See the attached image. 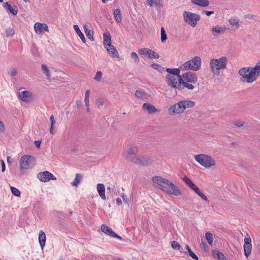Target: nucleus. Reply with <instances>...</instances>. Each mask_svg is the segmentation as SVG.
Returning <instances> with one entry per match:
<instances>
[{
	"label": "nucleus",
	"mask_w": 260,
	"mask_h": 260,
	"mask_svg": "<svg viewBox=\"0 0 260 260\" xmlns=\"http://www.w3.org/2000/svg\"><path fill=\"white\" fill-rule=\"evenodd\" d=\"M142 108L144 110L147 111L149 114H153L159 111V110L155 108L153 105L147 103L143 104Z\"/></svg>",
	"instance_id": "obj_19"
},
{
	"label": "nucleus",
	"mask_w": 260,
	"mask_h": 260,
	"mask_svg": "<svg viewBox=\"0 0 260 260\" xmlns=\"http://www.w3.org/2000/svg\"><path fill=\"white\" fill-rule=\"evenodd\" d=\"M41 69L43 73L46 76L48 79H50V71L47 66L44 64H42Z\"/></svg>",
	"instance_id": "obj_32"
},
{
	"label": "nucleus",
	"mask_w": 260,
	"mask_h": 260,
	"mask_svg": "<svg viewBox=\"0 0 260 260\" xmlns=\"http://www.w3.org/2000/svg\"><path fill=\"white\" fill-rule=\"evenodd\" d=\"M41 143V141H39V140L35 141V142H34V144L37 148L40 147Z\"/></svg>",
	"instance_id": "obj_61"
},
{
	"label": "nucleus",
	"mask_w": 260,
	"mask_h": 260,
	"mask_svg": "<svg viewBox=\"0 0 260 260\" xmlns=\"http://www.w3.org/2000/svg\"><path fill=\"white\" fill-rule=\"evenodd\" d=\"M199 196L201 197L203 200L208 202V198L202 192L199 194Z\"/></svg>",
	"instance_id": "obj_53"
},
{
	"label": "nucleus",
	"mask_w": 260,
	"mask_h": 260,
	"mask_svg": "<svg viewBox=\"0 0 260 260\" xmlns=\"http://www.w3.org/2000/svg\"><path fill=\"white\" fill-rule=\"evenodd\" d=\"M82 102L80 100H78L76 102V106L78 107V108H80L81 107V106L82 105Z\"/></svg>",
	"instance_id": "obj_63"
},
{
	"label": "nucleus",
	"mask_w": 260,
	"mask_h": 260,
	"mask_svg": "<svg viewBox=\"0 0 260 260\" xmlns=\"http://www.w3.org/2000/svg\"><path fill=\"white\" fill-rule=\"evenodd\" d=\"M86 35L87 37L91 41H93L94 40L93 38V31L91 30V31H88L87 33L86 34Z\"/></svg>",
	"instance_id": "obj_44"
},
{
	"label": "nucleus",
	"mask_w": 260,
	"mask_h": 260,
	"mask_svg": "<svg viewBox=\"0 0 260 260\" xmlns=\"http://www.w3.org/2000/svg\"><path fill=\"white\" fill-rule=\"evenodd\" d=\"M227 63L228 58L225 56L218 59H211L209 62L211 72L214 75L219 76L220 74V70L226 69Z\"/></svg>",
	"instance_id": "obj_4"
},
{
	"label": "nucleus",
	"mask_w": 260,
	"mask_h": 260,
	"mask_svg": "<svg viewBox=\"0 0 260 260\" xmlns=\"http://www.w3.org/2000/svg\"><path fill=\"white\" fill-rule=\"evenodd\" d=\"M139 53L141 55H147L150 58H158L159 55L154 51L147 48H144L139 50Z\"/></svg>",
	"instance_id": "obj_14"
},
{
	"label": "nucleus",
	"mask_w": 260,
	"mask_h": 260,
	"mask_svg": "<svg viewBox=\"0 0 260 260\" xmlns=\"http://www.w3.org/2000/svg\"><path fill=\"white\" fill-rule=\"evenodd\" d=\"M198 81V77L197 75L190 71H188L185 73L180 75V84L182 85L181 89L182 90L186 88L189 90H193L194 86L193 84H195Z\"/></svg>",
	"instance_id": "obj_3"
},
{
	"label": "nucleus",
	"mask_w": 260,
	"mask_h": 260,
	"mask_svg": "<svg viewBox=\"0 0 260 260\" xmlns=\"http://www.w3.org/2000/svg\"><path fill=\"white\" fill-rule=\"evenodd\" d=\"M195 103L192 101H180V113L183 112L185 109L194 107Z\"/></svg>",
	"instance_id": "obj_16"
},
{
	"label": "nucleus",
	"mask_w": 260,
	"mask_h": 260,
	"mask_svg": "<svg viewBox=\"0 0 260 260\" xmlns=\"http://www.w3.org/2000/svg\"><path fill=\"white\" fill-rule=\"evenodd\" d=\"M244 18L246 19H250L254 20H257V17L253 14H246L244 15Z\"/></svg>",
	"instance_id": "obj_43"
},
{
	"label": "nucleus",
	"mask_w": 260,
	"mask_h": 260,
	"mask_svg": "<svg viewBox=\"0 0 260 260\" xmlns=\"http://www.w3.org/2000/svg\"><path fill=\"white\" fill-rule=\"evenodd\" d=\"M189 255L194 259L195 260H198L199 257L198 256L192 251H190L188 252Z\"/></svg>",
	"instance_id": "obj_49"
},
{
	"label": "nucleus",
	"mask_w": 260,
	"mask_h": 260,
	"mask_svg": "<svg viewBox=\"0 0 260 260\" xmlns=\"http://www.w3.org/2000/svg\"><path fill=\"white\" fill-rule=\"evenodd\" d=\"M42 30L43 29L45 31H48V27L47 25L45 23H42Z\"/></svg>",
	"instance_id": "obj_60"
},
{
	"label": "nucleus",
	"mask_w": 260,
	"mask_h": 260,
	"mask_svg": "<svg viewBox=\"0 0 260 260\" xmlns=\"http://www.w3.org/2000/svg\"><path fill=\"white\" fill-rule=\"evenodd\" d=\"M213 255L214 257L218 260H225V257L220 251L217 250H213Z\"/></svg>",
	"instance_id": "obj_27"
},
{
	"label": "nucleus",
	"mask_w": 260,
	"mask_h": 260,
	"mask_svg": "<svg viewBox=\"0 0 260 260\" xmlns=\"http://www.w3.org/2000/svg\"><path fill=\"white\" fill-rule=\"evenodd\" d=\"M195 160L203 167L208 168L215 165V161L210 155L201 154L196 155Z\"/></svg>",
	"instance_id": "obj_8"
},
{
	"label": "nucleus",
	"mask_w": 260,
	"mask_h": 260,
	"mask_svg": "<svg viewBox=\"0 0 260 260\" xmlns=\"http://www.w3.org/2000/svg\"><path fill=\"white\" fill-rule=\"evenodd\" d=\"M172 247L174 249L179 248V243L177 242L174 241L172 242Z\"/></svg>",
	"instance_id": "obj_52"
},
{
	"label": "nucleus",
	"mask_w": 260,
	"mask_h": 260,
	"mask_svg": "<svg viewBox=\"0 0 260 260\" xmlns=\"http://www.w3.org/2000/svg\"><path fill=\"white\" fill-rule=\"evenodd\" d=\"M37 178L43 182H46L50 180H56V177L52 174L47 171L39 173L37 174Z\"/></svg>",
	"instance_id": "obj_13"
},
{
	"label": "nucleus",
	"mask_w": 260,
	"mask_h": 260,
	"mask_svg": "<svg viewBox=\"0 0 260 260\" xmlns=\"http://www.w3.org/2000/svg\"><path fill=\"white\" fill-rule=\"evenodd\" d=\"M184 21L192 27L197 26L198 22L201 19L199 15L190 12L184 11L183 12Z\"/></svg>",
	"instance_id": "obj_9"
},
{
	"label": "nucleus",
	"mask_w": 260,
	"mask_h": 260,
	"mask_svg": "<svg viewBox=\"0 0 260 260\" xmlns=\"http://www.w3.org/2000/svg\"><path fill=\"white\" fill-rule=\"evenodd\" d=\"M105 48L110 55L113 57H119V53L113 45H110Z\"/></svg>",
	"instance_id": "obj_20"
},
{
	"label": "nucleus",
	"mask_w": 260,
	"mask_h": 260,
	"mask_svg": "<svg viewBox=\"0 0 260 260\" xmlns=\"http://www.w3.org/2000/svg\"><path fill=\"white\" fill-rule=\"evenodd\" d=\"M239 21L236 19H230L229 23L232 25H237L238 24Z\"/></svg>",
	"instance_id": "obj_45"
},
{
	"label": "nucleus",
	"mask_w": 260,
	"mask_h": 260,
	"mask_svg": "<svg viewBox=\"0 0 260 260\" xmlns=\"http://www.w3.org/2000/svg\"><path fill=\"white\" fill-rule=\"evenodd\" d=\"M0 162L2 165V172H4L5 171L6 169V166L4 161L3 159L0 160Z\"/></svg>",
	"instance_id": "obj_55"
},
{
	"label": "nucleus",
	"mask_w": 260,
	"mask_h": 260,
	"mask_svg": "<svg viewBox=\"0 0 260 260\" xmlns=\"http://www.w3.org/2000/svg\"><path fill=\"white\" fill-rule=\"evenodd\" d=\"M121 197H122L124 202L126 203V204H127L128 203V201H127V198H126V196L125 194H124V193H122L121 195Z\"/></svg>",
	"instance_id": "obj_59"
},
{
	"label": "nucleus",
	"mask_w": 260,
	"mask_h": 260,
	"mask_svg": "<svg viewBox=\"0 0 260 260\" xmlns=\"http://www.w3.org/2000/svg\"><path fill=\"white\" fill-rule=\"evenodd\" d=\"M183 180L186 183V184L188 185V186L191 188V187L194 186V184L191 181V180L188 178L187 177L185 176L182 178Z\"/></svg>",
	"instance_id": "obj_36"
},
{
	"label": "nucleus",
	"mask_w": 260,
	"mask_h": 260,
	"mask_svg": "<svg viewBox=\"0 0 260 260\" xmlns=\"http://www.w3.org/2000/svg\"><path fill=\"white\" fill-rule=\"evenodd\" d=\"M104 41L103 44L105 47H107L108 46H110L111 45V37L109 34L104 33Z\"/></svg>",
	"instance_id": "obj_25"
},
{
	"label": "nucleus",
	"mask_w": 260,
	"mask_h": 260,
	"mask_svg": "<svg viewBox=\"0 0 260 260\" xmlns=\"http://www.w3.org/2000/svg\"><path fill=\"white\" fill-rule=\"evenodd\" d=\"M73 27L76 32V34L79 36V37L81 39L82 41L85 43L86 42V39L85 38L83 34V33L81 32L80 29H79L78 26L77 25H74Z\"/></svg>",
	"instance_id": "obj_26"
},
{
	"label": "nucleus",
	"mask_w": 260,
	"mask_h": 260,
	"mask_svg": "<svg viewBox=\"0 0 260 260\" xmlns=\"http://www.w3.org/2000/svg\"><path fill=\"white\" fill-rule=\"evenodd\" d=\"M201 57L196 56L180 66V70L198 71L201 69Z\"/></svg>",
	"instance_id": "obj_7"
},
{
	"label": "nucleus",
	"mask_w": 260,
	"mask_h": 260,
	"mask_svg": "<svg viewBox=\"0 0 260 260\" xmlns=\"http://www.w3.org/2000/svg\"><path fill=\"white\" fill-rule=\"evenodd\" d=\"M244 121L239 119L234 120L233 121V125L237 128L242 127L244 125Z\"/></svg>",
	"instance_id": "obj_33"
},
{
	"label": "nucleus",
	"mask_w": 260,
	"mask_h": 260,
	"mask_svg": "<svg viewBox=\"0 0 260 260\" xmlns=\"http://www.w3.org/2000/svg\"><path fill=\"white\" fill-rule=\"evenodd\" d=\"M89 99H84V102H85V106L87 107H89Z\"/></svg>",
	"instance_id": "obj_64"
},
{
	"label": "nucleus",
	"mask_w": 260,
	"mask_h": 260,
	"mask_svg": "<svg viewBox=\"0 0 260 260\" xmlns=\"http://www.w3.org/2000/svg\"><path fill=\"white\" fill-rule=\"evenodd\" d=\"M5 130V127L4 123L0 121V133H2Z\"/></svg>",
	"instance_id": "obj_57"
},
{
	"label": "nucleus",
	"mask_w": 260,
	"mask_h": 260,
	"mask_svg": "<svg viewBox=\"0 0 260 260\" xmlns=\"http://www.w3.org/2000/svg\"><path fill=\"white\" fill-rule=\"evenodd\" d=\"M251 239L250 236L248 233L246 234V237L244 239V255L246 257H248L251 253L252 251V244Z\"/></svg>",
	"instance_id": "obj_12"
},
{
	"label": "nucleus",
	"mask_w": 260,
	"mask_h": 260,
	"mask_svg": "<svg viewBox=\"0 0 260 260\" xmlns=\"http://www.w3.org/2000/svg\"><path fill=\"white\" fill-rule=\"evenodd\" d=\"M131 56L132 58L134 59L135 62H138L139 61V57L136 52H132L131 53Z\"/></svg>",
	"instance_id": "obj_46"
},
{
	"label": "nucleus",
	"mask_w": 260,
	"mask_h": 260,
	"mask_svg": "<svg viewBox=\"0 0 260 260\" xmlns=\"http://www.w3.org/2000/svg\"><path fill=\"white\" fill-rule=\"evenodd\" d=\"M138 152L139 146L135 143H131L128 145V147L122 152V155L124 159L127 161L134 163L137 156H139Z\"/></svg>",
	"instance_id": "obj_6"
},
{
	"label": "nucleus",
	"mask_w": 260,
	"mask_h": 260,
	"mask_svg": "<svg viewBox=\"0 0 260 260\" xmlns=\"http://www.w3.org/2000/svg\"><path fill=\"white\" fill-rule=\"evenodd\" d=\"M191 2L200 7H206L209 5L208 0H191Z\"/></svg>",
	"instance_id": "obj_23"
},
{
	"label": "nucleus",
	"mask_w": 260,
	"mask_h": 260,
	"mask_svg": "<svg viewBox=\"0 0 260 260\" xmlns=\"http://www.w3.org/2000/svg\"><path fill=\"white\" fill-rule=\"evenodd\" d=\"M191 189L194 191V192L199 196L200 193H201V191L200 190L199 188L194 185V187H191Z\"/></svg>",
	"instance_id": "obj_50"
},
{
	"label": "nucleus",
	"mask_w": 260,
	"mask_h": 260,
	"mask_svg": "<svg viewBox=\"0 0 260 260\" xmlns=\"http://www.w3.org/2000/svg\"><path fill=\"white\" fill-rule=\"evenodd\" d=\"M162 0H146V3L148 6L152 7L158 6L160 5Z\"/></svg>",
	"instance_id": "obj_30"
},
{
	"label": "nucleus",
	"mask_w": 260,
	"mask_h": 260,
	"mask_svg": "<svg viewBox=\"0 0 260 260\" xmlns=\"http://www.w3.org/2000/svg\"><path fill=\"white\" fill-rule=\"evenodd\" d=\"M191 189L194 191V192L199 196L200 193H201V191L200 190L199 188L194 185V187H191Z\"/></svg>",
	"instance_id": "obj_51"
},
{
	"label": "nucleus",
	"mask_w": 260,
	"mask_h": 260,
	"mask_svg": "<svg viewBox=\"0 0 260 260\" xmlns=\"http://www.w3.org/2000/svg\"><path fill=\"white\" fill-rule=\"evenodd\" d=\"M200 246L202 248H203L205 250H206L207 248V244L205 242H202L201 244H200Z\"/></svg>",
	"instance_id": "obj_58"
},
{
	"label": "nucleus",
	"mask_w": 260,
	"mask_h": 260,
	"mask_svg": "<svg viewBox=\"0 0 260 260\" xmlns=\"http://www.w3.org/2000/svg\"><path fill=\"white\" fill-rule=\"evenodd\" d=\"M4 7L8 10L13 15H16L18 13L17 8L15 6H12L9 2L4 3Z\"/></svg>",
	"instance_id": "obj_22"
},
{
	"label": "nucleus",
	"mask_w": 260,
	"mask_h": 260,
	"mask_svg": "<svg viewBox=\"0 0 260 260\" xmlns=\"http://www.w3.org/2000/svg\"><path fill=\"white\" fill-rule=\"evenodd\" d=\"M90 90L88 89L85 91V99H89Z\"/></svg>",
	"instance_id": "obj_62"
},
{
	"label": "nucleus",
	"mask_w": 260,
	"mask_h": 260,
	"mask_svg": "<svg viewBox=\"0 0 260 260\" xmlns=\"http://www.w3.org/2000/svg\"><path fill=\"white\" fill-rule=\"evenodd\" d=\"M102 73L101 71H98L94 77V79L98 82L101 81L102 77Z\"/></svg>",
	"instance_id": "obj_41"
},
{
	"label": "nucleus",
	"mask_w": 260,
	"mask_h": 260,
	"mask_svg": "<svg viewBox=\"0 0 260 260\" xmlns=\"http://www.w3.org/2000/svg\"><path fill=\"white\" fill-rule=\"evenodd\" d=\"M206 239H207L208 243L212 245L213 242V235L211 233H206L205 235Z\"/></svg>",
	"instance_id": "obj_34"
},
{
	"label": "nucleus",
	"mask_w": 260,
	"mask_h": 260,
	"mask_svg": "<svg viewBox=\"0 0 260 260\" xmlns=\"http://www.w3.org/2000/svg\"><path fill=\"white\" fill-rule=\"evenodd\" d=\"M21 169H30L35 165V159L32 156L23 155L19 161Z\"/></svg>",
	"instance_id": "obj_10"
},
{
	"label": "nucleus",
	"mask_w": 260,
	"mask_h": 260,
	"mask_svg": "<svg viewBox=\"0 0 260 260\" xmlns=\"http://www.w3.org/2000/svg\"><path fill=\"white\" fill-rule=\"evenodd\" d=\"M83 177L82 175L78 173L76 174L75 178L74 179V181L72 183V184L74 186H78L79 184L80 183L82 178Z\"/></svg>",
	"instance_id": "obj_28"
},
{
	"label": "nucleus",
	"mask_w": 260,
	"mask_h": 260,
	"mask_svg": "<svg viewBox=\"0 0 260 260\" xmlns=\"http://www.w3.org/2000/svg\"><path fill=\"white\" fill-rule=\"evenodd\" d=\"M152 181L156 187L168 194L176 196L179 194L178 187L166 178L155 176L152 177Z\"/></svg>",
	"instance_id": "obj_1"
},
{
	"label": "nucleus",
	"mask_w": 260,
	"mask_h": 260,
	"mask_svg": "<svg viewBox=\"0 0 260 260\" xmlns=\"http://www.w3.org/2000/svg\"><path fill=\"white\" fill-rule=\"evenodd\" d=\"M239 74L247 83H251L260 76V61L253 68H243L239 71Z\"/></svg>",
	"instance_id": "obj_2"
},
{
	"label": "nucleus",
	"mask_w": 260,
	"mask_h": 260,
	"mask_svg": "<svg viewBox=\"0 0 260 260\" xmlns=\"http://www.w3.org/2000/svg\"><path fill=\"white\" fill-rule=\"evenodd\" d=\"M50 122H51V126H53L54 124L55 123V120L54 119V116L52 115H51L50 117Z\"/></svg>",
	"instance_id": "obj_54"
},
{
	"label": "nucleus",
	"mask_w": 260,
	"mask_h": 260,
	"mask_svg": "<svg viewBox=\"0 0 260 260\" xmlns=\"http://www.w3.org/2000/svg\"><path fill=\"white\" fill-rule=\"evenodd\" d=\"M32 93L26 90L23 91L19 93V97L20 99L25 102H29Z\"/></svg>",
	"instance_id": "obj_18"
},
{
	"label": "nucleus",
	"mask_w": 260,
	"mask_h": 260,
	"mask_svg": "<svg viewBox=\"0 0 260 260\" xmlns=\"http://www.w3.org/2000/svg\"><path fill=\"white\" fill-rule=\"evenodd\" d=\"M135 95L137 97L139 98L143 99L145 96V93L140 90H136L135 92Z\"/></svg>",
	"instance_id": "obj_42"
},
{
	"label": "nucleus",
	"mask_w": 260,
	"mask_h": 260,
	"mask_svg": "<svg viewBox=\"0 0 260 260\" xmlns=\"http://www.w3.org/2000/svg\"><path fill=\"white\" fill-rule=\"evenodd\" d=\"M166 71L168 72L166 75V82L169 86L173 88H178L179 87V68L170 69L167 68Z\"/></svg>",
	"instance_id": "obj_5"
},
{
	"label": "nucleus",
	"mask_w": 260,
	"mask_h": 260,
	"mask_svg": "<svg viewBox=\"0 0 260 260\" xmlns=\"http://www.w3.org/2000/svg\"><path fill=\"white\" fill-rule=\"evenodd\" d=\"M214 11H204L203 12V13L206 14L207 16H210L211 14H214Z\"/></svg>",
	"instance_id": "obj_56"
},
{
	"label": "nucleus",
	"mask_w": 260,
	"mask_h": 260,
	"mask_svg": "<svg viewBox=\"0 0 260 260\" xmlns=\"http://www.w3.org/2000/svg\"><path fill=\"white\" fill-rule=\"evenodd\" d=\"M10 189L12 193L17 197H19L20 196L21 192L20 191L16 188L13 186H11L10 187Z\"/></svg>",
	"instance_id": "obj_39"
},
{
	"label": "nucleus",
	"mask_w": 260,
	"mask_h": 260,
	"mask_svg": "<svg viewBox=\"0 0 260 260\" xmlns=\"http://www.w3.org/2000/svg\"><path fill=\"white\" fill-rule=\"evenodd\" d=\"M179 109V102L175 104L174 105L171 106L169 108V113L171 115H173L175 113H178L177 112V109Z\"/></svg>",
	"instance_id": "obj_29"
},
{
	"label": "nucleus",
	"mask_w": 260,
	"mask_h": 260,
	"mask_svg": "<svg viewBox=\"0 0 260 260\" xmlns=\"http://www.w3.org/2000/svg\"><path fill=\"white\" fill-rule=\"evenodd\" d=\"M5 33L6 34V37H8L9 36H13L15 34V31L14 29L9 27L5 29Z\"/></svg>",
	"instance_id": "obj_37"
},
{
	"label": "nucleus",
	"mask_w": 260,
	"mask_h": 260,
	"mask_svg": "<svg viewBox=\"0 0 260 260\" xmlns=\"http://www.w3.org/2000/svg\"><path fill=\"white\" fill-rule=\"evenodd\" d=\"M97 190L99 196L101 198L104 200H106V196H105V185L102 183H99L97 185Z\"/></svg>",
	"instance_id": "obj_21"
},
{
	"label": "nucleus",
	"mask_w": 260,
	"mask_h": 260,
	"mask_svg": "<svg viewBox=\"0 0 260 260\" xmlns=\"http://www.w3.org/2000/svg\"><path fill=\"white\" fill-rule=\"evenodd\" d=\"M151 67L153 69L158 71L160 72H162L163 71H164V70H165L164 68H163L162 66H161L160 65L157 64V63L152 64Z\"/></svg>",
	"instance_id": "obj_38"
},
{
	"label": "nucleus",
	"mask_w": 260,
	"mask_h": 260,
	"mask_svg": "<svg viewBox=\"0 0 260 260\" xmlns=\"http://www.w3.org/2000/svg\"><path fill=\"white\" fill-rule=\"evenodd\" d=\"M101 231L107 235L122 240V238L113 232L111 228L103 224L101 225Z\"/></svg>",
	"instance_id": "obj_15"
},
{
	"label": "nucleus",
	"mask_w": 260,
	"mask_h": 260,
	"mask_svg": "<svg viewBox=\"0 0 260 260\" xmlns=\"http://www.w3.org/2000/svg\"><path fill=\"white\" fill-rule=\"evenodd\" d=\"M161 41L162 42H164L166 41L167 39V35L165 32V29L164 27L161 28Z\"/></svg>",
	"instance_id": "obj_40"
},
{
	"label": "nucleus",
	"mask_w": 260,
	"mask_h": 260,
	"mask_svg": "<svg viewBox=\"0 0 260 260\" xmlns=\"http://www.w3.org/2000/svg\"><path fill=\"white\" fill-rule=\"evenodd\" d=\"M226 29V27L225 25L219 26L217 25L211 29V31L213 36L217 37L218 35L223 34Z\"/></svg>",
	"instance_id": "obj_17"
},
{
	"label": "nucleus",
	"mask_w": 260,
	"mask_h": 260,
	"mask_svg": "<svg viewBox=\"0 0 260 260\" xmlns=\"http://www.w3.org/2000/svg\"><path fill=\"white\" fill-rule=\"evenodd\" d=\"M113 15L115 19L118 22H120L121 21L122 17L121 12L119 9H116L114 11Z\"/></svg>",
	"instance_id": "obj_31"
},
{
	"label": "nucleus",
	"mask_w": 260,
	"mask_h": 260,
	"mask_svg": "<svg viewBox=\"0 0 260 260\" xmlns=\"http://www.w3.org/2000/svg\"><path fill=\"white\" fill-rule=\"evenodd\" d=\"M104 103V101L102 98H98L96 99V104L98 106H103Z\"/></svg>",
	"instance_id": "obj_48"
},
{
	"label": "nucleus",
	"mask_w": 260,
	"mask_h": 260,
	"mask_svg": "<svg viewBox=\"0 0 260 260\" xmlns=\"http://www.w3.org/2000/svg\"><path fill=\"white\" fill-rule=\"evenodd\" d=\"M9 74L11 76H16L17 74V69H15V68H11L10 70V72L9 73Z\"/></svg>",
	"instance_id": "obj_47"
},
{
	"label": "nucleus",
	"mask_w": 260,
	"mask_h": 260,
	"mask_svg": "<svg viewBox=\"0 0 260 260\" xmlns=\"http://www.w3.org/2000/svg\"><path fill=\"white\" fill-rule=\"evenodd\" d=\"M39 240L40 246L42 249H43V247L45 246L46 243V235L45 233L42 231H41L39 233Z\"/></svg>",
	"instance_id": "obj_24"
},
{
	"label": "nucleus",
	"mask_w": 260,
	"mask_h": 260,
	"mask_svg": "<svg viewBox=\"0 0 260 260\" xmlns=\"http://www.w3.org/2000/svg\"><path fill=\"white\" fill-rule=\"evenodd\" d=\"M42 23L37 22L34 25V29L37 34H41L42 32Z\"/></svg>",
	"instance_id": "obj_35"
},
{
	"label": "nucleus",
	"mask_w": 260,
	"mask_h": 260,
	"mask_svg": "<svg viewBox=\"0 0 260 260\" xmlns=\"http://www.w3.org/2000/svg\"><path fill=\"white\" fill-rule=\"evenodd\" d=\"M153 162V160L151 157L139 155L137 156V158L134 163L138 165L146 166L151 165Z\"/></svg>",
	"instance_id": "obj_11"
}]
</instances>
